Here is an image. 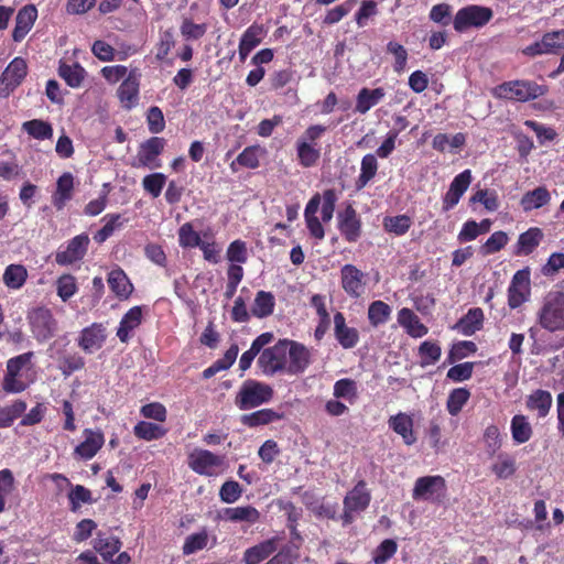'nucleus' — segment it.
I'll list each match as a JSON object with an SVG mask.
<instances>
[{
    "label": "nucleus",
    "instance_id": "1",
    "mask_svg": "<svg viewBox=\"0 0 564 564\" xmlns=\"http://www.w3.org/2000/svg\"><path fill=\"white\" fill-rule=\"evenodd\" d=\"M536 321L550 333L564 330V292L550 291L543 296Z\"/></svg>",
    "mask_w": 564,
    "mask_h": 564
},
{
    "label": "nucleus",
    "instance_id": "2",
    "mask_svg": "<svg viewBox=\"0 0 564 564\" xmlns=\"http://www.w3.org/2000/svg\"><path fill=\"white\" fill-rule=\"evenodd\" d=\"M33 355L32 351H29L7 361V373L3 379V389L7 392L19 393L29 387Z\"/></svg>",
    "mask_w": 564,
    "mask_h": 564
},
{
    "label": "nucleus",
    "instance_id": "3",
    "mask_svg": "<svg viewBox=\"0 0 564 564\" xmlns=\"http://www.w3.org/2000/svg\"><path fill=\"white\" fill-rule=\"evenodd\" d=\"M273 397V389L261 381L248 379L242 382L235 398V404L238 409L245 411L264 403H268Z\"/></svg>",
    "mask_w": 564,
    "mask_h": 564
},
{
    "label": "nucleus",
    "instance_id": "4",
    "mask_svg": "<svg viewBox=\"0 0 564 564\" xmlns=\"http://www.w3.org/2000/svg\"><path fill=\"white\" fill-rule=\"evenodd\" d=\"M546 89L532 80H510L498 85L494 94L497 98L514 101H529L545 94Z\"/></svg>",
    "mask_w": 564,
    "mask_h": 564
},
{
    "label": "nucleus",
    "instance_id": "5",
    "mask_svg": "<svg viewBox=\"0 0 564 564\" xmlns=\"http://www.w3.org/2000/svg\"><path fill=\"white\" fill-rule=\"evenodd\" d=\"M289 339H280L271 347L264 348L258 357L257 365L267 377L286 373Z\"/></svg>",
    "mask_w": 564,
    "mask_h": 564
},
{
    "label": "nucleus",
    "instance_id": "6",
    "mask_svg": "<svg viewBox=\"0 0 564 564\" xmlns=\"http://www.w3.org/2000/svg\"><path fill=\"white\" fill-rule=\"evenodd\" d=\"M492 15L490 8L470 4L456 12L453 25L455 31L462 33L470 28H482L491 20Z\"/></svg>",
    "mask_w": 564,
    "mask_h": 564
},
{
    "label": "nucleus",
    "instance_id": "7",
    "mask_svg": "<svg viewBox=\"0 0 564 564\" xmlns=\"http://www.w3.org/2000/svg\"><path fill=\"white\" fill-rule=\"evenodd\" d=\"M29 319L32 334L37 341L44 343L55 335L57 322L48 308L37 307L33 310Z\"/></svg>",
    "mask_w": 564,
    "mask_h": 564
},
{
    "label": "nucleus",
    "instance_id": "8",
    "mask_svg": "<svg viewBox=\"0 0 564 564\" xmlns=\"http://www.w3.org/2000/svg\"><path fill=\"white\" fill-rule=\"evenodd\" d=\"M531 293L530 271L528 269L517 271L508 288V305L514 310L525 303Z\"/></svg>",
    "mask_w": 564,
    "mask_h": 564
},
{
    "label": "nucleus",
    "instance_id": "9",
    "mask_svg": "<svg viewBox=\"0 0 564 564\" xmlns=\"http://www.w3.org/2000/svg\"><path fill=\"white\" fill-rule=\"evenodd\" d=\"M187 463L189 468L196 474L214 476L217 474V468L221 466L223 458L207 449L195 448L188 455Z\"/></svg>",
    "mask_w": 564,
    "mask_h": 564
},
{
    "label": "nucleus",
    "instance_id": "10",
    "mask_svg": "<svg viewBox=\"0 0 564 564\" xmlns=\"http://www.w3.org/2000/svg\"><path fill=\"white\" fill-rule=\"evenodd\" d=\"M28 73V66L23 58L15 57L7 66L0 77V96L7 97L24 79Z\"/></svg>",
    "mask_w": 564,
    "mask_h": 564
},
{
    "label": "nucleus",
    "instance_id": "11",
    "mask_svg": "<svg viewBox=\"0 0 564 564\" xmlns=\"http://www.w3.org/2000/svg\"><path fill=\"white\" fill-rule=\"evenodd\" d=\"M445 491V481L441 476H424L417 478L413 489V499L436 501Z\"/></svg>",
    "mask_w": 564,
    "mask_h": 564
},
{
    "label": "nucleus",
    "instance_id": "12",
    "mask_svg": "<svg viewBox=\"0 0 564 564\" xmlns=\"http://www.w3.org/2000/svg\"><path fill=\"white\" fill-rule=\"evenodd\" d=\"M340 283L349 297L359 299L365 293L366 274L352 264H345L340 269Z\"/></svg>",
    "mask_w": 564,
    "mask_h": 564
},
{
    "label": "nucleus",
    "instance_id": "13",
    "mask_svg": "<svg viewBox=\"0 0 564 564\" xmlns=\"http://www.w3.org/2000/svg\"><path fill=\"white\" fill-rule=\"evenodd\" d=\"M89 237L86 234H80L70 239L67 246L62 249L59 248L55 256L56 263L61 265L73 264L76 261L82 260L88 249Z\"/></svg>",
    "mask_w": 564,
    "mask_h": 564
},
{
    "label": "nucleus",
    "instance_id": "14",
    "mask_svg": "<svg viewBox=\"0 0 564 564\" xmlns=\"http://www.w3.org/2000/svg\"><path fill=\"white\" fill-rule=\"evenodd\" d=\"M370 502V494L366 488V482L360 480L350 490L344 499V521L349 523L352 520V513L365 510Z\"/></svg>",
    "mask_w": 564,
    "mask_h": 564
},
{
    "label": "nucleus",
    "instance_id": "15",
    "mask_svg": "<svg viewBox=\"0 0 564 564\" xmlns=\"http://www.w3.org/2000/svg\"><path fill=\"white\" fill-rule=\"evenodd\" d=\"M289 344L290 346H288L286 373H303L311 365V350L297 341L289 340Z\"/></svg>",
    "mask_w": 564,
    "mask_h": 564
},
{
    "label": "nucleus",
    "instance_id": "16",
    "mask_svg": "<svg viewBox=\"0 0 564 564\" xmlns=\"http://www.w3.org/2000/svg\"><path fill=\"white\" fill-rule=\"evenodd\" d=\"M473 176L470 170H464L452 181L448 191L443 198V210L448 212L454 208L471 183Z\"/></svg>",
    "mask_w": 564,
    "mask_h": 564
},
{
    "label": "nucleus",
    "instance_id": "17",
    "mask_svg": "<svg viewBox=\"0 0 564 564\" xmlns=\"http://www.w3.org/2000/svg\"><path fill=\"white\" fill-rule=\"evenodd\" d=\"M140 78L141 73L137 68L131 69L117 90L120 102L128 109H131L138 102Z\"/></svg>",
    "mask_w": 564,
    "mask_h": 564
},
{
    "label": "nucleus",
    "instance_id": "18",
    "mask_svg": "<svg viewBox=\"0 0 564 564\" xmlns=\"http://www.w3.org/2000/svg\"><path fill=\"white\" fill-rule=\"evenodd\" d=\"M107 338L106 327L101 323H93L80 332L78 346L87 354L100 349Z\"/></svg>",
    "mask_w": 564,
    "mask_h": 564
},
{
    "label": "nucleus",
    "instance_id": "19",
    "mask_svg": "<svg viewBox=\"0 0 564 564\" xmlns=\"http://www.w3.org/2000/svg\"><path fill=\"white\" fill-rule=\"evenodd\" d=\"M165 147V140L159 137H152L144 141L138 151V161L140 166L158 169L161 166L158 156Z\"/></svg>",
    "mask_w": 564,
    "mask_h": 564
},
{
    "label": "nucleus",
    "instance_id": "20",
    "mask_svg": "<svg viewBox=\"0 0 564 564\" xmlns=\"http://www.w3.org/2000/svg\"><path fill=\"white\" fill-rule=\"evenodd\" d=\"M338 229L348 242H355L359 239L361 224L356 210L348 205L338 214Z\"/></svg>",
    "mask_w": 564,
    "mask_h": 564
},
{
    "label": "nucleus",
    "instance_id": "21",
    "mask_svg": "<svg viewBox=\"0 0 564 564\" xmlns=\"http://www.w3.org/2000/svg\"><path fill=\"white\" fill-rule=\"evenodd\" d=\"M143 321V307L133 306L131 307L121 318L118 329L117 337L123 344L129 343L132 338L134 330L142 324Z\"/></svg>",
    "mask_w": 564,
    "mask_h": 564
},
{
    "label": "nucleus",
    "instance_id": "22",
    "mask_svg": "<svg viewBox=\"0 0 564 564\" xmlns=\"http://www.w3.org/2000/svg\"><path fill=\"white\" fill-rule=\"evenodd\" d=\"M334 335L344 349H351L359 341V332L346 324V318L340 312L334 315Z\"/></svg>",
    "mask_w": 564,
    "mask_h": 564
},
{
    "label": "nucleus",
    "instance_id": "23",
    "mask_svg": "<svg viewBox=\"0 0 564 564\" xmlns=\"http://www.w3.org/2000/svg\"><path fill=\"white\" fill-rule=\"evenodd\" d=\"M218 519L235 523L254 524L260 520V512L252 506L228 507L218 512Z\"/></svg>",
    "mask_w": 564,
    "mask_h": 564
},
{
    "label": "nucleus",
    "instance_id": "24",
    "mask_svg": "<svg viewBox=\"0 0 564 564\" xmlns=\"http://www.w3.org/2000/svg\"><path fill=\"white\" fill-rule=\"evenodd\" d=\"M37 18L35 6L28 4L21 8L15 18V26L12 32L14 42H21L31 31Z\"/></svg>",
    "mask_w": 564,
    "mask_h": 564
},
{
    "label": "nucleus",
    "instance_id": "25",
    "mask_svg": "<svg viewBox=\"0 0 564 564\" xmlns=\"http://www.w3.org/2000/svg\"><path fill=\"white\" fill-rule=\"evenodd\" d=\"M85 440L76 446L75 454L83 459H91L102 447L105 437L100 431L86 429L84 431Z\"/></svg>",
    "mask_w": 564,
    "mask_h": 564
},
{
    "label": "nucleus",
    "instance_id": "26",
    "mask_svg": "<svg viewBox=\"0 0 564 564\" xmlns=\"http://www.w3.org/2000/svg\"><path fill=\"white\" fill-rule=\"evenodd\" d=\"M321 205V195L315 194L313 197L308 200L306 204L305 210H304V218L306 227L311 234L312 237H314L317 240H322L325 237V231L323 228V225L318 217L316 216V213Z\"/></svg>",
    "mask_w": 564,
    "mask_h": 564
},
{
    "label": "nucleus",
    "instance_id": "27",
    "mask_svg": "<svg viewBox=\"0 0 564 564\" xmlns=\"http://www.w3.org/2000/svg\"><path fill=\"white\" fill-rule=\"evenodd\" d=\"M389 427L400 435L405 445H413L416 442V436L413 432L412 417L403 412L392 415L388 421Z\"/></svg>",
    "mask_w": 564,
    "mask_h": 564
},
{
    "label": "nucleus",
    "instance_id": "28",
    "mask_svg": "<svg viewBox=\"0 0 564 564\" xmlns=\"http://www.w3.org/2000/svg\"><path fill=\"white\" fill-rule=\"evenodd\" d=\"M278 542L279 538L275 536L248 547L243 553V562L246 564H259L276 551Z\"/></svg>",
    "mask_w": 564,
    "mask_h": 564
},
{
    "label": "nucleus",
    "instance_id": "29",
    "mask_svg": "<svg viewBox=\"0 0 564 564\" xmlns=\"http://www.w3.org/2000/svg\"><path fill=\"white\" fill-rule=\"evenodd\" d=\"M398 323L411 337L414 338H421L429 332V328L423 323H421L419 316L406 307H403L398 312Z\"/></svg>",
    "mask_w": 564,
    "mask_h": 564
},
{
    "label": "nucleus",
    "instance_id": "30",
    "mask_svg": "<svg viewBox=\"0 0 564 564\" xmlns=\"http://www.w3.org/2000/svg\"><path fill=\"white\" fill-rule=\"evenodd\" d=\"M386 97L382 87L375 89L361 88L356 97L355 112L366 115L372 107L377 106Z\"/></svg>",
    "mask_w": 564,
    "mask_h": 564
},
{
    "label": "nucleus",
    "instance_id": "31",
    "mask_svg": "<svg viewBox=\"0 0 564 564\" xmlns=\"http://www.w3.org/2000/svg\"><path fill=\"white\" fill-rule=\"evenodd\" d=\"M550 202L551 193L549 189L545 186H538L523 194L520 199V206L523 212L529 213L549 205Z\"/></svg>",
    "mask_w": 564,
    "mask_h": 564
},
{
    "label": "nucleus",
    "instance_id": "32",
    "mask_svg": "<svg viewBox=\"0 0 564 564\" xmlns=\"http://www.w3.org/2000/svg\"><path fill=\"white\" fill-rule=\"evenodd\" d=\"M552 394L542 389L534 390L527 398L525 405L530 411H535L539 417H545L552 408Z\"/></svg>",
    "mask_w": 564,
    "mask_h": 564
},
{
    "label": "nucleus",
    "instance_id": "33",
    "mask_svg": "<svg viewBox=\"0 0 564 564\" xmlns=\"http://www.w3.org/2000/svg\"><path fill=\"white\" fill-rule=\"evenodd\" d=\"M74 188V176L66 172L63 173L56 184V191L52 196L53 205L57 210L65 207L66 203L72 198V192Z\"/></svg>",
    "mask_w": 564,
    "mask_h": 564
},
{
    "label": "nucleus",
    "instance_id": "34",
    "mask_svg": "<svg viewBox=\"0 0 564 564\" xmlns=\"http://www.w3.org/2000/svg\"><path fill=\"white\" fill-rule=\"evenodd\" d=\"M543 234L540 228L533 227L519 236L516 251L517 256H528L540 245Z\"/></svg>",
    "mask_w": 564,
    "mask_h": 564
},
{
    "label": "nucleus",
    "instance_id": "35",
    "mask_svg": "<svg viewBox=\"0 0 564 564\" xmlns=\"http://www.w3.org/2000/svg\"><path fill=\"white\" fill-rule=\"evenodd\" d=\"M108 284L111 291L120 299H128L133 291V286L127 274L119 268L110 271Z\"/></svg>",
    "mask_w": 564,
    "mask_h": 564
},
{
    "label": "nucleus",
    "instance_id": "36",
    "mask_svg": "<svg viewBox=\"0 0 564 564\" xmlns=\"http://www.w3.org/2000/svg\"><path fill=\"white\" fill-rule=\"evenodd\" d=\"M265 154L267 150L260 145L247 147L230 164V167L235 171V164L237 163L247 169H257L260 165V159Z\"/></svg>",
    "mask_w": 564,
    "mask_h": 564
},
{
    "label": "nucleus",
    "instance_id": "37",
    "mask_svg": "<svg viewBox=\"0 0 564 564\" xmlns=\"http://www.w3.org/2000/svg\"><path fill=\"white\" fill-rule=\"evenodd\" d=\"M274 306V295L271 292L259 291L251 306V314L258 318H264L273 313Z\"/></svg>",
    "mask_w": 564,
    "mask_h": 564
},
{
    "label": "nucleus",
    "instance_id": "38",
    "mask_svg": "<svg viewBox=\"0 0 564 564\" xmlns=\"http://www.w3.org/2000/svg\"><path fill=\"white\" fill-rule=\"evenodd\" d=\"M512 440L516 444H523L532 436V426L527 416L516 414L510 424Z\"/></svg>",
    "mask_w": 564,
    "mask_h": 564
},
{
    "label": "nucleus",
    "instance_id": "39",
    "mask_svg": "<svg viewBox=\"0 0 564 564\" xmlns=\"http://www.w3.org/2000/svg\"><path fill=\"white\" fill-rule=\"evenodd\" d=\"M296 155L300 165L312 167L316 165L321 158V148L306 143V141L296 140Z\"/></svg>",
    "mask_w": 564,
    "mask_h": 564
},
{
    "label": "nucleus",
    "instance_id": "40",
    "mask_svg": "<svg viewBox=\"0 0 564 564\" xmlns=\"http://www.w3.org/2000/svg\"><path fill=\"white\" fill-rule=\"evenodd\" d=\"M28 279V270L22 264H10L6 268L2 280L7 288L20 290Z\"/></svg>",
    "mask_w": 564,
    "mask_h": 564
},
{
    "label": "nucleus",
    "instance_id": "41",
    "mask_svg": "<svg viewBox=\"0 0 564 564\" xmlns=\"http://www.w3.org/2000/svg\"><path fill=\"white\" fill-rule=\"evenodd\" d=\"M58 75L66 82L68 86L77 88L82 85L86 76V70L78 63H61L58 67Z\"/></svg>",
    "mask_w": 564,
    "mask_h": 564
},
{
    "label": "nucleus",
    "instance_id": "42",
    "mask_svg": "<svg viewBox=\"0 0 564 564\" xmlns=\"http://www.w3.org/2000/svg\"><path fill=\"white\" fill-rule=\"evenodd\" d=\"M333 395L338 400H344L349 404H354L358 398L356 381L349 378L337 380L333 387Z\"/></svg>",
    "mask_w": 564,
    "mask_h": 564
},
{
    "label": "nucleus",
    "instance_id": "43",
    "mask_svg": "<svg viewBox=\"0 0 564 564\" xmlns=\"http://www.w3.org/2000/svg\"><path fill=\"white\" fill-rule=\"evenodd\" d=\"M94 547L106 561H110L112 556L119 552L121 542L112 535L98 533L95 539Z\"/></svg>",
    "mask_w": 564,
    "mask_h": 564
},
{
    "label": "nucleus",
    "instance_id": "44",
    "mask_svg": "<svg viewBox=\"0 0 564 564\" xmlns=\"http://www.w3.org/2000/svg\"><path fill=\"white\" fill-rule=\"evenodd\" d=\"M517 470L516 458L508 453H499L496 462L491 466V471L499 479L510 478Z\"/></svg>",
    "mask_w": 564,
    "mask_h": 564
},
{
    "label": "nucleus",
    "instance_id": "45",
    "mask_svg": "<svg viewBox=\"0 0 564 564\" xmlns=\"http://www.w3.org/2000/svg\"><path fill=\"white\" fill-rule=\"evenodd\" d=\"M378 170V161L375 154H366L361 159L360 174L356 181L358 189L364 188L376 175Z\"/></svg>",
    "mask_w": 564,
    "mask_h": 564
},
{
    "label": "nucleus",
    "instance_id": "46",
    "mask_svg": "<svg viewBox=\"0 0 564 564\" xmlns=\"http://www.w3.org/2000/svg\"><path fill=\"white\" fill-rule=\"evenodd\" d=\"M134 435L144 441H155L163 437L166 434V430L159 424L140 421L133 427Z\"/></svg>",
    "mask_w": 564,
    "mask_h": 564
},
{
    "label": "nucleus",
    "instance_id": "47",
    "mask_svg": "<svg viewBox=\"0 0 564 564\" xmlns=\"http://www.w3.org/2000/svg\"><path fill=\"white\" fill-rule=\"evenodd\" d=\"M280 419V415L271 409H262L241 416V423L249 427L265 425Z\"/></svg>",
    "mask_w": 564,
    "mask_h": 564
},
{
    "label": "nucleus",
    "instance_id": "48",
    "mask_svg": "<svg viewBox=\"0 0 564 564\" xmlns=\"http://www.w3.org/2000/svg\"><path fill=\"white\" fill-rule=\"evenodd\" d=\"M391 314V307L383 301H373L368 307L369 323L377 327L384 324Z\"/></svg>",
    "mask_w": 564,
    "mask_h": 564
},
{
    "label": "nucleus",
    "instance_id": "49",
    "mask_svg": "<svg viewBox=\"0 0 564 564\" xmlns=\"http://www.w3.org/2000/svg\"><path fill=\"white\" fill-rule=\"evenodd\" d=\"M442 355V349L437 343L425 340L419 347V356L421 366L427 367L436 364Z\"/></svg>",
    "mask_w": 564,
    "mask_h": 564
},
{
    "label": "nucleus",
    "instance_id": "50",
    "mask_svg": "<svg viewBox=\"0 0 564 564\" xmlns=\"http://www.w3.org/2000/svg\"><path fill=\"white\" fill-rule=\"evenodd\" d=\"M484 313L480 308H471L459 321L458 326L465 335H471L482 326Z\"/></svg>",
    "mask_w": 564,
    "mask_h": 564
},
{
    "label": "nucleus",
    "instance_id": "51",
    "mask_svg": "<svg viewBox=\"0 0 564 564\" xmlns=\"http://www.w3.org/2000/svg\"><path fill=\"white\" fill-rule=\"evenodd\" d=\"M23 130L37 140H46L53 137V129L48 122L33 119L23 123Z\"/></svg>",
    "mask_w": 564,
    "mask_h": 564
},
{
    "label": "nucleus",
    "instance_id": "52",
    "mask_svg": "<svg viewBox=\"0 0 564 564\" xmlns=\"http://www.w3.org/2000/svg\"><path fill=\"white\" fill-rule=\"evenodd\" d=\"M470 398V392L466 388H456L451 391L447 402L446 409L451 415H457L467 401Z\"/></svg>",
    "mask_w": 564,
    "mask_h": 564
},
{
    "label": "nucleus",
    "instance_id": "53",
    "mask_svg": "<svg viewBox=\"0 0 564 564\" xmlns=\"http://www.w3.org/2000/svg\"><path fill=\"white\" fill-rule=\"evenodd\" d=\"M411 224V218L406 215L390 216L383 219L384 230L395 236L406 234Z\"/></svg>",
    "mask_w": 564,
    "mask_h": 564
},
{
    "label": "nucleus",
    "instance_id": "54",
    "mask_svg": "<svg viewBox=\"0 0 564 564\" xmlns=\"http://www.w3.org/2000/svg\"><path fill=\"white\" fill-rule=\"evenodd\" d=\"M209 541L208 533L203 530L200 532L192 533L186 536L182 551L184 555L194 554L200 550L207 547Z\"/></svg>",
    "mask_w": 564,
    "mask_h": 564
},
{
    "label": "nucleus",
    "instance_id": "55",
    "mask_svg": "<svg viewBox=\"0 0 564 564\" xmlns=\"http://www.w3.org/2000/svg\"><path fill=\"white\" fill-rule=\"evenodd\" d=\"M26 410V403L21 400L14 401L12 404L0 410V427H9L14 420L23 414Z\"/></svg>",
    "mask_w": 564,
    "mask_h": 564
},
{
    "label": "nucleus",
    "instance_id": "56",
    "mask_svg": "<svg viewBox=\"0 0 564 564\" xmlns=\"http://www.w3.org/2000/svg\"><path fill=\"white\" fill-rule=\"evenodd\" d=\"M178 245L182 248H196L202 243L200 236L195 231L192 223L183 224L178 229Z\"/></svg>",
    "mask_w": 564,
    "mask_h": 564
},
{
    "label": "nucleus",
    "instance_id": "57",
    "mask_svg": "<svg viewBox=\"0 0 564 564\" xmlns=\"http://www.w3.org/2000/svg\"><path fill=\"white\" fill-rule=\"evenodd\" d=\"M484 443L489 456L497 455L502 445V437L497 425H488L484 432Z\"/></svg>",
    "mask_w": 564,
    "mask_h": 564
},
{
    "label": "nucleus",
    "instance_id": "58",
    "mask_svg": "<svg viewBox=\"0 0 564 564\" xmlns=\"http://www.w3.org/2000/svg\"><path fill=\"white\" fill-rule=\"evenodd\" d=\"M77 283L72 274H63L56 281L57 295L63 302H67L77 292Z\"/></svg>",
    "mask_w": 564,
    "mask_h": 564
},
{
    "label": "nucleus",
    "instance_id": "59",
    "mask_svg": "<svg viewBox=\"0 0 564 564\" xmlns=\"http://www.w3.org/2000/svg\"><path fill=\"white\" fill-rule=\"evenodd\" d=\"M267 30L262 24L252 23L241 35L240 43L250 48H256L265 36Z\"/></svg>",
    "mask_w": 564,
    "mask_h": 564
},
{
    "label": "nucleus",
    "instance_id": "60",
    "mask_svg": "<svg viewBox=\"0 0 564 564\" xmlns=\"http://www.w3.org/2000/svg\"><path fill=\"white\" fill-rule=\"evenodd\" d=\"M398 550V544L394 540L387 539L382 541L373 551L372 561L375 564H384L388 562Z\"/></svg>",
    "mask_w": 564,
    "mask_h": 564
},
{
    "label": "nucleus",
    "instance_id": "61",
    "mask_svg": "<svg viewBox=\"0 0 564 564\" xmlns=\"http://www.w3.org/2000/svg\"><path fill=\"white\" fill-rule=\"evenodd\" d=\"M70 510L76 512L83 503H90L91 492L82 485L74 486L68 494Z\"/></svg>",
    "mask_w": 564,
    "mask_h": 564
},
{
    "label": "nucleus",
    "instance_id": "62",
    "mask_svg": "<svg viewBox=\"0 0 564 564\" xmlns=\"http://www.w3.org/2000/svg\"><path fill=\"white\" fill-rule=\"evenodd\" d=\"M226 257L231 264L246 263L248 260L246 242L240 239L232 241L227 248Z\"/></svg>",
    "mask_w": 564,
    "mask_h": 564
},
{
    "label": "nucleus",
    "instance_id": "63",
    "mask_svg": "<svg viewBox=\"0 0 564 564\" xmlns=\"http://www.w3.org/2000/svg\"><path fill=\"white\" fill-rule=\"evenodd\" d=\"M181 34L185 40H199L207 32V24L195 23L191 19H184L181 28Z\"/></svg>",
    "mask_w": 564,
    "mask_h": 564
},
{
    "label": "nucleus",
    "instance_id": "64",
    "mask_svg": "<svg viewBox=\"0 0 564 564\" xmlns=\"http://www.w3.org/2000/svg\"><path fill=\"white\" fill-rule=\"evenodd\" d=\"M543 46H545L547 54H557L564 50V29L547 32L543 35Z\"/></svg>",
    "mask_w": 564,
    "mask_h": 564
}]
</instances>
